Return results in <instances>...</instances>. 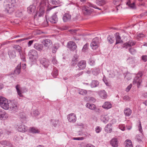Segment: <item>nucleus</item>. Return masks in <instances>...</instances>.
I'll return each mask as SVG.
<instances>
[{
    "label": "nucleus",
    "mask_w": 147,
    "mask_h": 147,
    "mask_svg": "<svg viewBox=\"0 0 147 147\" xmlns=\"http://www.w3.org/2000/svg\"><path fill=\"white\" fill-rule=\"evenodd\" d=\"M52 3L53 5H57L60 3L59 0H51Z\"/></svg>",
    "instance_id": "obj_53"
},
{
    "label": "nucleus",
    "mask_w": 147,
    "mask_h": 147,
    "mask_svg": "<svg viewBox=\"0 0 147 147\" xmlns=\"http://www.w3.org/2000/svg\"><path fill=\"white\" fill-rule=\"evenodd\" d=\"M49 20L52 24L56 23L58 21V18L57 15L55 14L53 15L49 18Z\"/></svg>",
    "instance_id": "obj_14"
},
{
    "label": "nucleus",
    "mask_w": 147,
    "mask_h": 147,
    "mask_svg": "<svg viewBox=\"0 0 147 147\" xmlns=\"http://www.w3.org/2000/svg\"><path fill=\"white\" fill-rule=\"evenodd\" d=\"M142 137V135L138 134L136 135V138L138 140V141H141Z\"/></svg>",
    "instance_id": "obj_50"
},
{
    "label": "nucleus",
    "mask_w": 147,
    "mask_h": 147,
    "mask_svg": "<svg viewBox=\"0 0 147 147\" xmlns=\"http://www.w3.org/2000/svg\"><path fill=\"white\" fill-rule=\"evenodd\" d=\"M119 128L121 130L124 131L125 129V127L124 125H119Z\"/></svg>",
    "instance_id": "obj_60"
},
{
    "label": "nucleus",
    "mask_w": 147,
    "mask_h": 147,
    "mask_svg": "<svg viewBox=\"0 0 147 147\" xmlns=\"http://www.w3.org/2000/svg\"><path fill=\"white\" fill-rule=\"evenodd\" d=\"M82 9L83 12L85 15H89L93 11L92 9H90L89 7H86L85 6L82 7Z\"/></svg>",
    "instance_id": "obj_13"
},
{
    "label": "nucleus",
    "mask_w": 147,
    "mask_h": 147,
    "mask_svg": "<svg viewBox=\"0 0 147 147\" xmlns=\"http://www.w3.org/2000/svg\"><path fill=\"white\" fill-rule=\"evenodd\" d=\"M112 107V105L110 102H106L104 103L102 106V107L106 109H108L111 108Z\"/></svg>",
    "instance_id": "obj_25"
},
{
    "label": "nucleus",
    "mask_w": 147,
    "mask_h": 147,
    "mask_svg": "<svg viewBox=\"0 0 147 147\" xmlns=\"http://www.w3.org/2000/svg\"><path fill=\"white\" fill-rule=\"evenodd\" d=\"M18 103L15 100L9 101L8 110L12 111H15L18 110Z\"/></svg>",
    "instance_id": "obj_5"
},
{
    "label": "nucleus",
    "mask_w": 147,
    "mask_h": 147,
    "mask_svg": "<svg viewBox=\"0 0 147 147\" xmlns=\"http://www.w3.org/2000/svg\"><path fill=\"white\" fill-rule=\"evenodd\" d=\"M73 139L75 140H82L84 139L83 137L73 138Z\"/></svg>",
    "instance_id": "obj_61"
},
{
    "label": "nucleus",
    "mask_w": 147,
    "mask_h": 147,
    "mask_svg": "<svg viewBox=\"0 0 147 147\" xmlns=\"http://www.w3.org/2000/svg\"><path fill=\"white\" fill-rule=\"evenodd\" d=\"M78 93L82 95H85L87 93V91L83 89H80L78 91Z\"/></svg>",
    "instance_id": "obj_45"
},
{
    "label": "nucleus",
    "mask_w": 147,
    "mask_h": 147,
    "mask_svg": "<svg viewBox=\"0 0 147 147\" xmlns=\"http://www.w3.org/2000/svg\"><path fill=\"white\" fill-rule=\"evenodd\" d=\"M18 127L17 129L19 131L24 132L27 130L26 127L24 125L20 124L18 125Z\"/></svg>",
    "instance_id": "obj_16"
},
{
    "label": "nucleus",
    "mask_w": 147,
    "mask_h": 147,
    "mask_svg": "<svg viewBox=\"0 0 147 147\" xmlns=\"http://www.w3.org/2000/svg\"><path fill=\"white\" fill-rule=\"evenodd\" d=\"M29 131L30 132H31L33 134L38 133L40 132L37 128L34 127H30L29 129Z\"/></svg>",
    "instance_id": "obj_31"
},
{
    "label": "nucleus",
    "mask_w": 147,
    "mask_h": 147,
    "mask_svg": "<svg viewBox=\"0 0 147 147\" xmlns=\"http://www.w3.org/2000/svg\"><path fill=\"white\" fill-rule=\"evenodd\" d=\"M59 44L58 43H55L52 49V52L53 53H55L59 47Z\"/></svg>",
    "instance_id": "obj_30"
},
{
    "label": "nucleus",
    "mask_w": 147,
    "mask_h": 147,
    "mask_svg": "<svg viewBox=\"0 0 147 147\" xmlns=\"http://www.w3.org/2000/svg\"><path fill=\"white\" fill-rule=\"evenodd\" d=\"M100 119L103 123H106L109 121V117L107 115H102L100 117Z\"/></svg>",
    "instance_id": "obj_20"
},
{
    "label": "nucleus",
    "mask_w": 147,
    "mask_h": 147,
    "mask_svg": "<svg viewBox=\"0 0 147 147\" xmlns=\"http://www.w3.org/2000/svg\"><path fill=\"white\" fill-rule=\"evenodd\" d=\"M88 44L87 43H86L83 46V47L82 49V51L84 52L86 50L88 49Z\"/></svg>",
    "instance_id": "obj_55"
},
{
    "label": "nucleus",
    "mask_w": 147,
    "mask_h": 147,
    "mask_svg": "<svg viewBox=\"0 0 147 147\" xmlns=\"http://www.w3.org/2000/svg\"><path fill=\"white\" fill-rule=\"evenodd\" d=\"M46 7L45 3L43 0L41 1L39 7V9L36 13L35 16L40 17L43 16L45 13V9Z\"/></svg>",
    "instance_id": "obj_1"
},
{
    "label": "nucleus",
    "mask_w": 147,
    "mask_h": 147,
    "mask_svg": "<svg viewBox=\"0 0 147 147\" xmlns=\"http://www.w3.org/2000/svg\"><path fill=\"white\" fill-rule=\"evenodd\" d=\"M135 44V42H133L131 41H129L128 42H126L124 44L122 47L125 49L129 48L131 46L134 45Z\"/></svg>",
    "instance_id": "obj_12"
},
{
    "label": "nucleus",
    "mask_w": 147,
    "mask_h": 147,
    "mask_svg": "<svg viewBox=\"0 0 147 147\" xmlns=\"http://www.w3.org/2000/svg\"><path fill=\"white\" fill-rule=\"evenodd\" d=\"M67 47L71 51L75 50L77 47L76 43L72 41L68 42L67 44Z\"/></svg>",
    "instance_id": "obj_9"
},
{
    "label": "nucleus",
    "mask_w": 147,
    "mask_h": 147,
    "mask_svg": "<svg viewBox=\"0 0 147 147\" xmlns=\"http://www.w3.org/2000/svg\"><path fill=\"white\" fill-rule=\"evenodd\" d=\"M102 128L99 126H97L95 128V131L96 133H98L101 131Z\"/></svg>",
    "instance_id": "obj_57"
},
{
    "label": "nucleus",
    "mask_w": 147,
    "mask_h": 147,
    "mask_svg": "<svg viewBox=\"0 0 147 147\" xmlns=\"http://www.w3.org/2000/svg\"><path fill=\"white\" fill-rule=\"evenodd\" d=\"M115 38L113 36H109L107 37L108 41V42L110 43H112L113 42Z\"/></svg>",
    "instance_id": "obj_44"
},
{
    "label": "nucleus",
    "mask_w": 147,
    "mask_h": 147,
    "mask_svg": "<svg viewBox=\"0 0 147 147\" xmlns=\"http://www.w3.org/2000/svg\"><path fill=\"white\" fill-rule=\"evenodd\" d=\"M127 4L131 8L134 9L135 8V5L134 3H131L130 1H128L127 3Z\"/></svg>",
    "instance_id": "obj_42"
},
{
    "label": "nucleus",
    "mask_w": 147,
    "mask_h": 147,
    "mask_svg": "<svg viewBox=\"0 0 147 147\" xmlns=\"http://www.w3.org/2000/svg\"><path fill=\"white\" fill-rule=\"evenodd\" d=\"M40 63L45 67H47L49 65V61L45 58L42 59L40 61Z\"/></svg>",
    "instance_id": "obj_23"
},
{
    "label": "nucleus",
    "mask_w": 147,
    "mask_h": 147,
    "mask_svg": "<svg viewBox=\"0 0 147 147\" xmlns=\"http://www.w3.org/2000/svg\"><path fill=\"white\" fill-rule=\"evenodd\" d=\"M115 37L116 40V44L123 42V41L121 40V38L118 33L115 34Z\"/></svg>",
    "instance_id": "obj_29"
},
{
    "label": "nucleus",
    "mask_w": 147,
    "mask_h": 147,
    "mask_svg": "<svg viewBox=\"0 0 147 147\" xmlns=\"http://www.w3.org/2000/svg\"><path fill=\"white\" fill-rule=\"evenodd\" d=\"M124 112L126 116H129L131 114L132 111L129 108H126L124 109Z\"/></svg>",
    "instance_id": "obj_28"
},
{
    "label": "nucleus",
    "mask_w": 147,
    "mask_h": 147,
    "mask_svg": "<svg viewBox=\"0 0 147 147\" xmlns=\"http://www.w3.org/2000/svg\"><path fill=\"white\" fill-rule=\"evenodd\" d=\"M32 114L33 116L36 117L38 116L40 114V113L39 111L37 110H35L33 111Z\"/></svg>",
    "instance_id": "obj_47"
},
{
    "label": "nucleus",
    "mask_w": 147,
    "mask_h": 147,
    "mask_svg": "<svg viewBox=\"0 0 147 147\" xmlns=\"http://www.w3.org/2000/svg\"><path fill=\"white\" fill-rule=\"evenodd\" d=\"M67 118L68 121L70 122L74 123L76 120V115L74 113H71L68 115Z\"/></svg>",
    "instance_id": "obj_11"
},
{
    "label": "nucleus",
    "mask_w": 147,
    "mask_h": 147,
    "mask_svg": "<svg viewBox=\"0 0 147 147\" xmlns=\"http://www.w3.org/2000/svg\"><path fill=\"white\" fill-rule=\"evenodd\" d=\"M123 99L125 101L129 100H130V98L128 96H125L123 97Z\"/></svg>",
    "instance_id": "obj_64"
},
{
    "label": "nucleus",
    "mask_w": 147,
    "mask_h": 147,
    "mask_svg": "<svg viewBox=\"0 0 147 147\" xmlns=\"http://www.w3.org/2000/svg\"><path fill=\"white\" fill-rule=\"evenodd\" d=\"M141 59L144 62L146 61H147V55H142L141 57Z\"/></svg>",
    "instance_id": "obj_59"
},
{
    "label": "nucleus",
    "mask_w": 147,
    "mask_h": 147,
    "mask_svg": "<svg viewBox=\"0 0 147 147\" xmlns=\"http://www.w3.org/2000/svg\"><path fill=\"white\" fill-rule=\"evenodd\" d=\"M132 86V84H130L129 86H127V87L126 88V91L128 92L130 90L131 88V87Z\"/></svg>",
    "instance_id": "obj_63"
},
{
    "label": "nucleus",
    "mask_w": 147,
    "mask_h": 147,
    "mask_svg": "<svg viewBox=\"0 0 147 147\" xmlns=\"http://www.w3.org/2000/svg\"><path fill=\"white\" fill-rule=\"evenodd\" d=\"M16 2L14 0H8L7 2L6 9L8 12L11 13L14 11Z\"/></svg>",
    "instance_id": "obj_2"
},
{
    "label": "nucleus",
    "mask_w": 147,
    "mask_h": 147,
    "mask_svg": "<svg viewBox=\"0 0 147 147\" xmlns=\"http://www.w3.org/2000/svg\"><path fill=\"white\" fill-rule=\"evenodd\" d=\"M100 69L98 68H95L92 69V72L93 74L94 75H97L99 72Z\"/></svg>",
    "instance_id": "obj_39"
},
{
    "label": "nucleus",
    "mask_w": 147,
    "mask_h": 147,
    "mask_svg": "<svg viewBox=\"0 0 147 147\" xmlns=\"http://www.w3.org/2000/svg\"><path fill=\"white\" fill-rule=\"evenodd\" d=\"M21 64H19L16 68V69L15 70V72L16 74H19L21 72Z\"/></svg>",
    "instance_id": "obj_34"
},
{
    "label": "nucleus",
    "mask_w": 147,
    "mask_h": 147,
    "mask_svg": "<svg viewBox=\"0 0 147 147\" xmlns=\"http://www.w3.org/2000/svg\"><path fill=\"white\" fill-rule=\"evenodd\" d=\"M99 39L97 37L94 38L90 44V46L92 49L95 50L99 47Z\"/></svg>",
    "instance_id": "obj_8"
},
{
    "label": "nucleus",
    "mask_w": 147,
    "mask_h": 147,
    "mask_svg": "<svg viewBox=\"0 0 147 147\" xmlns=\"http://www.w3.org/2000/svg\"><path fill=\"white\" fill-rule=\"evenodd\" d=\"M36 9V7L33 5H30L27 8L28 12L29 13H34Z\"/></svg>",
    "instance_id": "obj_24"
},
{
    "label": "nucleus",
    "mask_w": 147,
    "mask_h": 147,
    "mask_svg": "<svg viewBox=\"0 0 147 147\" xmlns=\"http://www.w3.org/2000/svg\"><path fill=\"white\" fill-rule=\"evenodd\" d=\"M96 4L99 6H102L105 3V0H96Z\"/></svg>",
    "instance_id": "obj_38"
},
{
    "label": "nucleus",
    "mask_w": 147,
    "mask_h": 147,
    "mask_svg": "<svg viewBox=\"0 0 147 147\" xmlns=\"http://www.w3.org/2000/svg\"><path fill=\"white\" fill-rule=\"evenodd\" d=\"M28 56L31 61H34L38 57V52L35 49L30 50L28 52Z\"/></svg>",
    "instance_id": "obj_4"
},
{
    "label": "nucleus",
    "mask_w": 147,
    "mask_h": 147,
    "mask_svg": "<svg viewBox=\"0 0 147 147\" xmlns=\"http://www.w3.org/2000/svg\"><path fill=\"white\" fill-rule=\"evenodd\" d=\"M42 43L46 51L50 49L53 45L52 41L49 39H44L42 41Z\"/></svg>",
    "instance_id": "obj_6"
},
{
    "label": "nucleus",
    "mask_w": 147,
    "mask_h": 147,
    "mask_svg": "<svg viewBox=\"0 0 147 147\" xmlns=\"http://www.w3.org/2000/svg\"><path fill=\"white\" fill-rule=\"evenodd\" d=\"M99 84L98 81L96 80H92L91 84V86L92 88L96 87L98 86Z\"/></svg>",
    "instance_id": "obj_32"
},
{
    "label": "nucleus",
    "mask_w": 147,
    "mask_h": 147,
    "mask_svg": "<svg viewBox=\"0 0 147 147\" xmlns=\"http://www.w3.org/2000/svg\"><path fill=\"white\" fill-rule=\"evenodd\" d=\"M71 18V15L69 13H66L63 16V19L64 22L69 21Z\"/></svg>",
    "instance_id": "obj_22"
},
{
    "label": "nucleus",
    "mask_w": 147,
    "mask_h": 147,
    "mask_svg": "<svg viewBox=\"0 0 147 147\" xmlns=\"http://www.w3.org/2000/svg\"><path fill=\"white\" fill-rule=\"evenodd\" d=\"M78 59V56L77 54L74 55V57L72 59V62H76L77 61Z\"/></svg>",
    "instance_id": "obj_48"
},
{
    "label": "nucleus",
    "mask_w": 147,
    "mask_h": 147,
    "mask_svg": "<svg viewBox=\"0 0 147 147\" xmlns=\"http://www.w3.org/2000/svg\"><path fill=\"white\" fill-rule=\"evenodd\" d=\"M86 106L91 110H94L96 109V106L93 104L87 103L86 105Z\"/></svg>",
    "instance_id": "obj_26"
},
{
    "label": "nucleus",
    "mask_w": 147,
    "mask_h": 147,
    "mask_svg": "<svg viewBox=\"0 0 147 147\" xmlns=\"http://www.w3.org/2000/svg\"><path fill=\"white\" fill-rule=\"evenodd\" d=\"M144 36V35L142 33H140L137 34L136 38L139 40V38Z\"/></svg>",
    "instance_id": "obj_56"
},
{
    "label": "nucleus",
    "mask_w": 147,
    "mask_h": 147,
    "mask_svg": "<svg viewBox=\"0 0 147 147\" xmlns=\"http://www.w3.org/2000/svg\"><path fill=\"white\" fill-rule=\"evenodd\" d=\"M87 5L89 6V7H92L93 8H94L95 9H98L99 10H101V9L99 8L98 7H97L96 5H95L93 4L90 3H87Z\"/></svg>",
    "instance_id": "obj_46"
},
{
    "label": "nucleus",
    "mask_w": 147,
    "mask_h": 147,
    "mask_svg": "<svg viewBox=\"0 0 147 147\" xmlns=\"http://www.w3.org/2000/svg\"><path fill=\"white\" fill-rule=\"evenodd\" d=\"M69 27L67 26H63L59 27V29H60L61 31H63L65 30H67Z\"/></svg>",
    "instance_id": "obj_49"
},
{
    "label": "nucleus",
    "mask_w": 147,
    "mask_h": 147,
    "mask_svg": "<svg viewBox=\"0 0 147 147\" xmlns=\"http://www.w3.org/2000/svg\"><path fill=\"white\" fill-rule=\"evenodd\" d=\"M20 86L19 84H17L16 86V88L18 95L20 97H22L23 95L22 94L21 90L20 89Z\"/></svg>",
    "instance_id": "obj_33"
},
{
    "label": "nucleus",
    "mask_w": 147,
    "mask_h": 147,
    "mask_svg": "<svg viewBox=\"0 0 147 147\" xmlns=\"http://www.w3.org/2000/svg\"><path fill=\"white\" fill-rule=\"evenodd\" d=\"M88 62L91 65H93L95 64V61L92 59H90L89 60Z\"/></svg>",
    "instance_id": "obj_51"
},
{
    "label": "nucleus",
    "mask_w": 147,
    "mask_h": 147,
    "mask_svg": "<svg viewBox=\"0 0 147 147\" xmlns=\"http://www.w3.org/2000/svg\"><path fill=\"white\" fill-rule=\"evenodd\" d=\"M142 75V71H139L138 73L137 74V76L135 78L133 82V84H137L138 87L140 85L141 83L142 82V80L140 79Z\"/></svg>",
    "instance_id": "obj_7"
},
{
    "label": "nucleus",
    "mask_w": 147,
    "mask_h": 147,
    "mask_svg": "<svg viewBox=\"0 0 147 147\" xmlns=\"http://www.w3.org/2000/svg\"><path fill=\"white\" fill-rule=\"evenodd\" d=\"M138 123H139V126H138L139 130L140 133H142V129L140 121H139Z\"/></svg>",
    "instance_id": "obj_58"
},
{
    "label": "nucleus",
    "mask_w": 147,
    "mask_h": 147,
    "mask_svg": "<svg viewBox=\"0 0 147 147\" xmlns=\"http://www.w3.org/2000/svg\"><path fill=\"white\" fill-rule=\"evenodd\" d=\"M0 144L2 146H6L11 147L12 144L6 140H3L0 142Z\"/></svg>",
    "instance_id": "obj_27"
},
{
    "label": "nucleus",
    "mask_w": 147,
    "mask_h": 147,
    "mask_svg": "<svg viewBox=\"0 0 147 147\" xmlns=\"http://www.w3.org/2000/svg\"><path fill=\"white\" fill-rule=\"evenodd\" d=\"M122 0H114L113 2L114 4L115 5H117V10L118 9V8L119 7L121 2Z\"/></svg>",
    "instance_id": "obj_35"
},
{
    "label": "nucleus",
    "mask_w": 147,
    "mask_h": 147,
    "mask_svg": "<svg viewBox=\"0 0 147 147\" xmlns=\"http://www.w3.org/2000/svg\"><path fill=\"white\" fill-rule=\"evenodd\" d=\"M10 57H16V52L13 50L10 51L8 53Z\"/></svg>",
    "instance_id": "obj_41"
},
{
    "label": "nucleus",
    "mask_w": 147,
    "mask_h": 147,
    "mask_svg": "<svg viewBox=\"0 0 147 147\" xmlns=\"http://www.w3.org/2000/svg\"><path fill=\"white\" fill-rule=\"evenodd\" d=\"M52 75L54 78H56L58 75V71L56 69H53L52 73Z\"/></svg>",
    "instance_id": "obj_40"
},
{
    "label": "nucleus",
    "mask_w": 147,
    "mask_h": 147,
    "mask_svg": "<svg viewBox=\"0 0 147 147\" xmlns=\"http://www.w3.org/2000/svg\"><path fill=\"white\" fill-rule=\"evenodd\" d=\"M52 62L54 64H57V61L55 58V57H53L52 58Z\"/></svg>",
    "instance_id": "obj_62"
},
{
    "label": "nucleus",
    "mask_w": 147,
    "mask_h": 147,
    "mask_svg": "<svg viewBox=\"0 0 147 147\" xmlns=\"http://www.w3.org/2000/svg\"><path fill=\"white\" fill-rule=\"evenodd\" d=\"M112 125L111 123L107 124L105 128V131L107 133H111L112 131Z\"/></svg>",
    "instance_id": "obj_21"
},
{
    "label": "nucleus",
    "mask_w": 147,
    "mask_h": 147,
    "mask_svg": "<svg viewBox=\"0 0 147 147\" xmlns=\"http://www.w3.org/2000/svg\"><path fill=\"white\" fill-rule=\"evenodd\" d=\"M8 117L7 114L4 111H2L0 109V119L4 120L7 118Z\"/></svg>",
    "instance_id": "obj_17"
},
{
    "label": "nucleus",
    "mask_w": 147,
    "mask_h": 147,
    "mask_svg": "<svg viewBox=\"0 0 147 147\" xmlns=\"http://www.w3.org/2000/svg\"><path fill=\"white\" fill-rule=\"evenodd\" d=\"M110 144L113 147H117L118 146V140L116 138H113L111 141Z\"/></svg>",
    "instance_id": "obj_19"
},
{
    "label": "nucleus",
    "mask_w": 147,
    "mask_h": 147,
    "mask_svg": "<svg viewBox=\"0 0 147 147\" xmlns=\"http://www.w3.org/2000/svg\"><path fill=\"white\" fill-rule=\"evenodd\" d=\"M34 47L38 51L41 52L44 51H46L43 44L36 43L34 45Z\"/></svg>",
    "instance_id": "obj_10"
},
{
    "label": "nucleus",
    "mask_w": 147,
    "mask_h": 147,
    "mask_svg": "<svg viewBox=\"0 0 147 147\" xmlns=\"http://www.w3.org/2000/svg\"><path fill=\"white\" fill-rule=\"evenodd\" d=\"M125 144L126 147H132L131 142L130 140H126L125 142Z\"/></svg>",
    "instance_id": "obj_36"
},
{
    "label": "nucleus",
    "mask_w": 147,
    "mask_h": 147,
    "mask_svg": "<svg viewBox=\"0 0 147 147\" xmlns=\"http://www.w3.org/2000/svg\"><path fill=\"white\" fill-rule=\"evenodd\" d=\"M129 52L131 54L134 55L135 54L136 51V50L134 49L131 48L129 49Z\"/></svg>",
    "instance_id": "obj_54"
},
{
    "label": "nucleus",
    "mask_w": 147,
    "mask_h": 147,
    "mask_svg": "<svg viewBox=\"0 0 147 147\" xmlns=\"http://www.w3.org/2000/svg\"><path fill=\"white\" fill-rule=\"evenodd\" d=\"M126 61L130 64H133L135 62L134 59L132 57H130L127 59Z\"/></svg>",
    "instance_id": "obj_37"
},
{
    "label": "nucleus",
    "mask_w": 147,
    "mask_h": 147,
    "mask_svg": "<svg viewBox=\"0 0 147 147\" xmlns=\"http://www.w3.org/2000/svg\"><path fill=\"white\" fill-rule=\"evenodd\" d=\"M13 48L17 50L20 53L22 50L21 47L19 45H13Z\"/></svg>",
    "instance_id": "obj_43"
},
{
    "label": "nucleus",
    "mask_w": 147,
    "mask_h": 147,
    "mask_svg": "<svg viewBox=\"0 0 147 147\" xmlns=\"http://www.w3.org/2000/svg\"><path fill=\"white\" fill-rule=\"evenodd\" d=\"M78 65L80 69H84L86 67V61L84 60L80 61L78 64Z\"/></svg>",
    "instance_id": "obj_18"
},
{
    "label": "nucleus",
    "mask_w": 147,
    "mask_h": 147,
    "mask_svg": "<svg viewBox=\"0 0 147 147\" xmlns=\"http://www.w3.org/2000/svg\"><path fill=\"white\" fill-rule=\"evenodd\" d=\"M57 122L56 120L51 119V124L54 127L56 126V125H57Z\"/></svg>",
    "instance_id": "obj_52"
},
{
    "label": "nucleus",
    "mask_w": 147,
    "mask_h": 147,
    "mask_svg": "<svg viewBox=\"0 0 147 147\" xmlns=\"http://www.w3.org/2000/svg\"><path fill=\"white\" fill-rule=\"evenodd\" d=\"M99 96L103 99L106 98L107 96V94L104 90H101L98 92Z\"/></svg>",
    "instance_id": "obj_15"
},
{
    "label": "nucleus",
    "mask_w": 147,
    "mask_h": 147,
    "mask_svg": "<svg viewBox=\"0 0 147 147\" xmlns=\"http://www.w3.org/2000/svg\"><path fill=\"white\" fill-rule=\"evenodd\" d=\"M9 102L5 98L0 96V105L3 109L6 110L9 109Z\"/></svg>",
    "instance_id": "obj_3"
}]
</instances>
